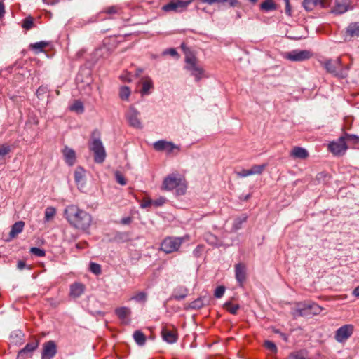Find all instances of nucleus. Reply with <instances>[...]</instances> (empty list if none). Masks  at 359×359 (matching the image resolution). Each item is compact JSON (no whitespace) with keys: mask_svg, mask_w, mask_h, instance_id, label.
<instances>
[{"mask_svg":"<svg viewBox=\"0 0 359 359\" xmlns=\"http://www.w3.org/2000/svg\"><path fill=\"white\" fill-rule=\"evenodd\" d=\"M346 32L351 37L359 36V22L351 23L346 28Z\"/></svg>","mask_w":359,"mask_h":359,"instance_id":"nucleus-28","label":"nucleus"},{"mask_svg":"<svg viewBox=\"0 0 359 359\" xmlns=\"http://www.w3.org/2000/svg\"><path fill=\"white\" fill-rule=\"evenodd\" d=\"M12 148L8 144L0 145V166L6 163V156L11 152Z\"/></svg>","mask_w":359,"mask_h":359,"instance_id":"nucleus-24","label":"nucleus"},{"mask_svg":"<svg viewBox=\"0 0 359 359\" xmlns=\"http://www.w3.org/2000/svg\"><path fill=\"white\" fill-rule=\"evenodd\" d=\"M4 4L2 1H0V19L4 16Z\"/></svg>","mask_w":359,"mask_h":359,"instance_id":"nucleus-60","label":"nucleus"},{"mask_svg":"<svg viewBox=\"0 0 359 359\" xmlns=\"http://www.w3.org/2000/svg\"><path fill=\"white\" fill-rule=\"evenodd\" d=\"M90 149L94 153V161L97 163H102L106 158L105 149L100 137L93 138L89 144Z\"/></svg>","mask_w":359,"mask_h":359,"instance_id":"nucleus-5","label":"nucleus"},{"mask_svg":"<svg viewBox=\"0 0 359 359\" xmlns=\"http://www.w3.org/2000/svg\"><path fill=\"white\" fill-rule=\"evenodd\" d=\"M25 222L22 221H18L15 222L12 226L9 233L11 238H15L19 233H20L24 229Z\"/></svg>","mask_w":359,"mask_h":359,"instance_id":"nucleus-25","label":"nucleus"},{"mask_svg":"<svg viewBox=\"0 0 359 359\" xmlns=\"http://www.w3.org/2000/svg\"><path fill=\"white\" fill-rule=\"evenodd\" d=\"M132 219L130 217H123L121 219V223L123 224H129Z\"/></svg>","mask_w":359,"mask_h":359,"instance_id":"nucleus-59","label":"nucleus"},{"mask_svg":"<svg viewBox=\"0 0 359 359\" xmlns=\"http://www.w3.org/2000/svg\"><path fill=\"white\" fill-rule=\"evenodd\" d=\"M182 238L168 237L161 244V250L168 254L177 251L182 243Z\"/></svg>","mask_w":359,"mask_h":359,"instance_id":"nucleus-6","label":"nucleus"},{"mask_svg":"<svg viewBox=\"0 0 359 359\" xmlns=\"http://www.w3.org/2000/svg\"><path fill=\"white\" fill-rule=\"evenodd\" d=\"M167 202V199L163 197H158V206L162 205L163 204Z\"/></svg>","mask_w":359,"mask_h":359,"instance_id":"nucleus-63","label":"nucleus"},{"mask_svg":"<svg viewBox=\"0 0 359 359\" xmlns=\"http://www.w3.org/2000/svg\"><path fill=\"white\" fill-rule=\"evenodd\" d=\"M161 334L163 340L168 344H174L177 341L178 334L174 327L163 326Z\"/></svg>","mask_w":359,"mask_h":359,"instance_id":"nucleus-12","label":"nucleus"},{"mask_svg":"<svg viewBox=\"0 0 359 359\" xmlns=\"http://www.w3.org/2000/svg\"><path fill=\"white\" fill-rule=\"evenodd\" d=\"M39 346V341L35 339L29 343H27L26 346L20 351L18 353V356H22L23 355H25L28 353L33 352Z\"/></svg>","mask_w":359,"mask_h":359,"instance_id":"nucleus-26","label":"nucleus"},{"mask_svg":"<svg viewBox=\"0 0 359 359\" xmlns=\"http://www.w3.org/2000/svg\"><path fill=\"white\" fill-rule=\"evenodd\" d=\"M130 95V90L127 86H122L120 88L119 96L121 100H127Z\"/></svg>","mask_w":359,"mask_h":359,"instance_id":"nucleus-37","label":"nucleus"},{"mask_svg":"<svg viewBox=\"0 0 359 359\" xmlns=\"http://www.w3.org/2000/svg\"><path fill=\"white\" fill-rule=\"evenodd\" d=\"M192 2V0H172L168 4L162 7V10L165 12L174 11L176 13H182L184 11L187 6Z\"/></svg>","mask_w":359,"mask_h":359,"instance_id":"nucleus-7","label":"nucleus"},{"mask_svg":"<svg viewBox=\"0 0 359 359\" xmlns=\"http://www.w3.org/2000/svg\"><path fill=\"white\" fill-rule=\"evenodd\" d=\"M312 54L307 50H293L285 53L284 57L290 61L300 62L309 59Z\"/></svg>","mask_w":359,"mask_h":359,"instance_id":"nucleus-11","label":"nucleus"},{"mask_svg":"<svg viewBox=\"0 0 359 359\" xmlns=\"http://www.w3.org/2000/svg\"><path fill=\"white\" fill-rule=\"evenodd\" d=\"M128 124L137 129L142 128V124L140 119V113L134 108L130 107L126 114Z\"/></svg>","mask_w":359,"mask_h":359,"instance_id":"nucleus-13","label":"nucleus"},{"mask_svg":"<svg viewBox=\"0 0 359 359\" xmlns=\"http://www.w3.org/2000/svg\"><path fill=\"white\" fill-rule=\"evenodd\" d=\"M57 353V346L54 341L50 340L43 345L42 359H51Z\"/></svg>","mask_w":359,"mask_h":359,"instance_id":"nucleus-14","label":"nucleus"},{"mask_svg":"<svg viewBox=\"0 0 359 359\" xmlns=\"http://www.w3.org/2000/svg\"><path fill=\"white\" fill-rule=\"evenodd\" d=\"M70 109L79 114L82 113L84 110L83 103L79 100H76L74 104L70 106Z\"/></svg>","mask_w":359,"mask_h":359,"instance_id":"nucleus-38","label":"nucleus"},{"mask_svg":"<svg viewBox=\"0 0 359 359\" xmlns=\"http://www.w3.org/2000/svg\"><path fill=\"white\" fill-rule=\"evenodd\" d=\"M162 189L169 191L175 189L177 196H182L187 191V182L182 175L173 172L164 179L162 183Z\"/></svg>","mask_w":359,"mask_h":359,"instance_id":"nucleus-2","label":"nucleus"},{"mask_svg":"<svg viewBox=\"0 0 359 359\" xmlns=\"http://www.w3.org/2000/svg\"><path fill=\"white\" fill-rule=\"evenodd\" d=\"M225 292V287L224 286H219L217 287L215 290L214 295L216 298H221Z\"/></svg>","mask_w":359,"mask_h":359,"instance_id":"nucleus-51","label":"nucleus"},{"mask_svg":"<svg viewBox=\"0 0 359 359\" xmlns=\"http://www.w3.org/2000/svg\"><path fill=\"white\" fill-rule=\"evenodd\" d=\"M151 200L144 199L140 203V207L142 208H146L149 207L151 205Z\"/></svg>","mask_w":359,"mask_h":359,"instance_id":"nucleus-55","label":"nucleus"},{"mask_svg":"<svg viewBox=\"0 0 359 359\" xmlns=\"http://www.w3.org/2000/svg\"><path fill=\"white\" fill-rule=\"evenodd\" d=\"M204 305V299L203 298H198L196 300L193 301L190 303L189 307L193 309H199L202 308Z\"/></svg>","mask_w":359,"mask_h":359,"instance_id":"nucleus-39","label":"nucleus"},{"mask_svg":"<svg viewBox=\"0 0 359 359\" xmlns=\"http://www.w3.org/2000/svg\"><path fill=\"white\" fill-rule=\"evenodd\" d=\"M119 11H120V8L118 6H109V7L105 8V10L103 12L107 14H109V15H112V14L119 13Z\"/></svg>","mask_w":359,"mask_h":359,"instance_id":"nucleus-49","label":"nucleus"},{"mask_svg":"<svg viewBox=\"0 0 359 359\" xmlns=\"http://www.w3.org/2000/svg\"><path fill=\"white\" fill-rule=\"evenodd\" d=\"M353 331L354 326L353 325H344L336 330L334 339L337 342L343 343L353 334Z\"/></svg>","mask_w":359,"mask_h":359,"instance_id":"nucleus-9","label":"nucleus"},{"mask_svg":"<svg viewBox=\"0 0 359 359\" xmlns=\"http://www.w3.org/2000/svg\"><path fill=\"white\" fill-rule=\"evenodd\" d=\"M115 313L123 325H129L131 322V309L127 306H121L115 309Z\"/></svg>","mask_w":359,"mask_h":359,"instance_id":"nucleus-15","label":"nucleus"},{"mask_svg":"<svg viewBox=\"0 0 359 359\" xmlns=\"http://www.w3.org/2000/svg\"><path fill=\"white\" fill-rule=\"evenodd\" d=\"M235 276L240 285H242L246 278V268L241 263L235 265Z\"/></svg>","mask_w":359,"mask_h":359,"instance_id":"nucleus-21","label":"nucleus"},{"mask_svg":"<svg viewBox=\"0 0 359 359\" xmlns=\"http://www.w3.org/2000/svg\"><path fill=\"white\" fill-rule=\"evenodd\" d=\"M47 92V88L44 86H40L36 90V95L39 98Z\"/></svg>","mask_w":359,"mask_h":359,"instance_id":"nucleus-53","label":"nucleus"},{"mask_svg":"<svg viewBox=\"0 0 359 359\" xmlns=\"http://www.w3.org/2000/svg\"><path fill=\"white\" fill-rule=\"evenodd\" d=\"M353 294L356 297H359V285L353 290Z\"/></svg>","mask_w":359,"mask_h":359,"instance_id":"nucleus-64","label":"nucleus"},{"mask_svg":"<svg viewBox=\"0 0 359 359\" xmlns=\"http://www.w3.org/2000/svg\"><path fill=\"white\" fill-rule=\"evenodd\" d=\"M33 25H34L33 18L31 16H29L24 19V20L22 22V27L24 29L29 30L33 27Z\"/></svg>","mask_w":359,"mask_h":359,"instance_id":"nucleus-44","label":"nucleus"},{"mask_svg":"<svg viewBox=\"0 0 359 359\" xmlns=\"http://www.w3.org/2000/svg\"><path fill=\"white\" fill-rule=\"evenodd\" d=\"M349 8V0H336L332 13L336 15H341Z\"/></svg>","mask_w":359,"mask_h":359,"instance_id":"nucleus-18","label":"nucleus"},{"mask_svg":"<svg viewBox=\"0 0 359 359\" xmlns=\"http://www.w3.org/2000/svg\"><path fill=\"white\" fill-rule=\"evenodd\" d=\"M228 0H199V1L201 3L208 4L210 5L213 4L215 3L226 2Z\"/></svg>","mask_w":359,"mask_h":359,"instance_id":"nucleus-54","label":"nucleus"},{"mask_svg":"<svg viewBox=\"0 0 359 359\" xmlns=\"http://www.w3.org/2000/svg\"><path fill=\"white\" fill-rule=\"evenodd\" d=\"M163 54H169L173 57L178 55L177 52L174 48H170V49L167 50L166 51H165L163 53Z\"/></svg>","mask_w":359,"mask_h":359,"instance_id":"nucleus-56","label":"nucleus"},{"mask_svg":"<svg viewBox=\"0 0 359 359\" xmlns=\"http://www.w3.org/2000/svg\"><path fill=\"white\" fill-rule=\"evenodd\" d=\"M133 339L139 345L142 346L145 344L146 338L144 334L140 330H136L133 333Z\"/></svg>","mask_w":359,"mask_h":359,"instance_id":"nucleus-32","label":"nucleus"},{"mask_svg":"<svg viewBox=\"0 0 359 359\" xmlns=\"http://www.w3.org/2000/svg\"><path fill=\"white\" fill-rule=\"evenodd\" d=\"M285 13L288 15H291V8L290 6V2H287V4H285Z\"/></svg>","mask_w":359,"mask_h":359,"instance_id":"nucleus-62","label":"nucleus"},{"mask_svg":"<svg viewBox=\"0 0 359 359\" xmlns=\"http://www.w3.org/2000/svg\"><path fill=\"white\" fill-rule=\"evenodd\" d=\"M343 137H344L346 144L348 142H352L355 144L359 143V136L356 135L345 133Z\"/></svg>","mask_w":359,"mask_h":359,"instance_id":"nucleus-36","label":"nucleus"},{"mask_svg":"<svg viewBox=\"0 0 359 359\" xmlns=\"http://www.w3.org/2000/svg\"><path fill=\"white\" fill-rule=\"evenodd\" d=\"M322 64L327 72L334 74L337 69L341 67V60L339 57L334 60H327Z\"/></svg>","mask_w":359,"mask_h":359,"instance_id":"nucleus-20","label":"nucleus"},{"mask_svg":"<svg viewBox=\"0 0 359 359\" xmlns=\"http://www.w3.org/2000/svg\"><path fill=\"white\" fill-rule=\"evenodd\" d=\"M201 250H202V247L201 245H198L193 251L194 256L198 257L200 255Z\"/></svg>","mask_w":359,"mask_h":359,"instance_id":"nucleus-58","label":"nucleus"},{"mask_svg":"<svg viewBox=\"0 0 359 359\" xmlns=\"http://www.w3.org/2000/svg\"><path fill=\"white\" fill-rule=\"evenodd\" d=\"M142 70L141 69H137L133 74L131 72H126V74H122L120 78L123 81L131 82L133 81L134 77H139L142 74Z\"/></svg>","mask_w":359,"mask_h":359,"instance_id":"nucleus-29","label":"nucleus"},{"mask_svg":"<svg viewBox=\"0 0 359 359\" xmlns=\"http://www.w3.org/2000/svg\"><path fill=\"white\" fill-rule=\"evenodd\" d=\"M236 174L238 177H245L251 175V173L249 171V170H245V169L242 170L241 171L236 172Z\"/></svg>","mask_w":359,"mask_h":359,"instance_id":"nucleus-52","label":"nucleus"},{"mask_svg":"<svg viewBox=\"0 0 359 359\" xmlns=\"http://www.w3.org/2000/svg\"><path fill=\"white\" fill-rule=\"evenodd\" d=\"M313 2V4L315 5V7L320 6L321 8L325 7V3L323 0H312Z\"/></svg>","mask_w":359,"mask_h":359,"instance_id":"nucleus-57","label":"nucleus"},{"mask_svg":"<svg viewBox=\"0 0 359 359\" xmlns=\"http://www.w3.org/2000/svg\"><path fill=\"white\" fill-rule=\"evenodd\" d=\"M140 91L142 95H148L154 89L153 82L149 77H142L138 81Z\"/></svg>","mask_w":359,"mask_h":359,"instance_id":"nucleus-17","label":"nucleus"},{"mask_svg":"<svg viewBox=\"0 0 359 359\" xmlns=\"http://www.w3.org/2000/svg\"><path fill=\"white\" fill-rule=\"evenodd\" d=\"M184 62V69L189 72L196 82H198L203 78L206 77L204 69L198 65V60L194 55L191 53L186 54Z\"/></svg>","mask_w":359,"mask_h":359,"instance_id":"nucleus-3","label":"nucleus"},{"mask_svg":"<svg viewBox=\"0 0 359 359\" xmlns=\"http://www.w3.org/2000/svg\"><path fill=\"white\" fill-rule=\"evenodd\" d=\"M266 167L265 164L263 165H253L250 169H249V171L251 173V175H259L261 174L263 170H264Z\"/></svg>","mask_w":359,"mask_h":359,"instance_id":"nucleus-40","label":"nucleus"},{"mask_svg":"<svg viewBox=\"0 0 359 359\" xmlns=\"http://www.w3.org/2000/svg\"><path fill=\"white\" fill-rule=\"evenodd\" d=\"M30 252L39 257H42L46 255V252L44 250L36 247L31 248Z\"/></svg>","mask_w":359,"mask_h":359,"instance_id":"nucleus-46","label":"nucleus"},{"mask_svg":"<svg viewBox=\"0 0 359 359\" xmlns=\"http://www.w3.org/2000/svg\"><path fill=\"white\" fill-rule=\"evenodd\" d=\"M86 291V285L80 282H74L69 286V297L77 299L80 297Z\"/></svg>","mask_w":359,"mask_h":359,"instance_id":"nucleus-16","label":"nucleus"},{"mask_svg":"<svg viewBox=\"0 0 359 359\" xmlns=\"http://www.w3.org/2000/svg\"><path fill=\"white\" fill-rule=\"evenodd\" d=\"M302 6L307 11H311L316 8L312 0H303Z\"/></svg>","mask_w":359,"mask_h":359,"instance_id":"nucleus-47","label":"nucleus"},{"mask_svg":"<svg viewBox=\"0 0 359 359\" xmlns=\"http://www.w3.org/2000/svg\"><path fill=\"white\" fill-rule=\"evenodd\" d=\"M264 347L272 353H277L278 348L276 345L271 341H265L264 343Z\"/></svg>","mask_w":359,"mask_h":359,"instance_id":"nucleus-45","label":"nucleus"},{"mask_svg":"<svg viewBox=\"0 0 359 359\" xmlns=\"http://www.w3.org/2000/svg\"><path fill=\"white\" fill-rule=\"evenodd\" d=\"M158 151H163L167 156H177L181 151L180 146L172 142L158 140Z\"/></svg>","mask_w":359,"mask_h":359,"instance_id":"nucleus-8","label":"nucleus"},{"mask_svg":"<svg viewBox=\"0 0 359 359\" xmlns=\"http://www.w3.org/2000/svg\"><path fill=\"white\" fill-rule=\"evenodd\" d=\"M322 310L323 308L316 303L299 302L297 304L296 307L292 309L291 313L294 318L299 316L308 317L318 315L322 311Z\"/></svg>","mask_w":359,"mask_h":359,"instance_id":"nucleus-4","label":"nucleus"},{"mask_svg":"<svg viewBox=\"0 0 359 359\" xmlns=\"http://www.w3.org/2000/svg\"><path fill=\"white\" fill-rule=\"evenodd\" d=\"M260 8L265 11H273L276 6L273 0H265L260 4Z\"/></svg>","mask_w":359,"mask_h":359,"instance_id":"nucleus-31","label":"nucleus"},{"mask_svg":"<svg viewBox=\"0 0 359 359\" xmlns=\"http://www.w3.org/2000/svg\"><path fill=\"white\" fill-rule=\"evenodd\" d=\"M290 156L294 158L305 159L309 156V153L302 147H294L290 151Z\"/></svg>","mask_w":359,"mask_h":359,"instance_id":"nucleus-22","label":"nucleus"},{"mask_svg":"<svg viewBox=\"0 0 359 359\" xmlns=\"http://www.w3.org/2000/svg\"><path fill=\"white\" fill-rule=\"evenodd\" d=\"M56 213V210L53 207H48L45 210V220L46 222L50 221L53 218Z\"/></svg>","mask_w":359,"mask_h":359,"instance_id":"nucleus-42","label":"nucleus"},{"mask_svg":"<svg viewBox=\"0 0 359 359\" xmlns=\"http://www.w3.org/2000/svg\"><path fill=\"white\" fill-rule=\"evenodd\" d=\"M85 170L78 166L74 171V180L78 186H83L85 184Z\"/></svg>","mask_w":359,"mask_h":359,"instance_id":"nucleus-23","label":"nucleus"},{"mask_svg":"<svg viewBox=\"0 0 359 359\" xmlns=\"http://www.w3.org/2000/svg\"><path fill=\"white\" fill-rule=\"evenodd\" d=\"M224 307L231 314H236L239 309L238 304H232L231 302L224 304Z\"/></svg>","mask_w":359,"mask_h":359,"instance_id":"nucleus-41","label":"nucleus"},{"mask_svg":"<svg viewBox=\"0 0 359 359\" xmlns=\"http://www.w3.org/2000/svg\"><path fill=\"white\" fill-rule=\"evenodd\" d=\"M308 352L306 350H299L290 353L288 359H307Z\"/></svg>","mask_w":359,"mask_h":359,"instance_id":"nucleus-30","label":"nucleus"},{"mask_svg":"<svg viewBox=\"0 0 359 359\" xmlns=\"http://www.w3.org/2000/svg\"><path fill=\"white\" fill-rule=\"evenodd\" d=\"M48 42L46 41H39L30 45V47L32 50H35L36 53H41L43 51V48L48 46Z\"/></svg>","mask_w":359,"mask_h":359,"instance_id":"nucleus-34","label":"nucleus"},{"mask_svg":"<svg viewBox=\"0 0 359 359\" xmlns=\"http://www.w3.org/2000/svg\"><path fill=\"white\" fill-rule=\"evenodd\" d=\"M26 266V264L23 261H19L18 262V269L22 270Z\"/></svg>","mask_w":359,"mask_h":359,"instance_id":"nucleus-61","label":"nucleus"},{"mask_svg":"<svg viewBox=\"0 0 359 359\" xmlns=\"http://www.w3.org/2000/svg\"><path fill=\"white\" fill-rule=\"evenodd\" d=\"M329 150L335 156H342L348 149V146L343 136L337 141H333L328 144Z\"/></svg>","mask_w":359,"mask_h":359,"instance_id":"nucleus-10","label":"nucleus"},{"mask_svg":"<svg viewBox=\"0 0 359 359\" xmlns=\"http://www.w3.org/2000/svg\"><path fill=\"white\" fill-rule=\"evenodd\" d=\"M247 220V216L246 215H242L237 218H236L233 221V229L234 231H238L240 229H241L243 224L246 222Z\"/></svg>","mask_w":359,"mask_h":359,"instance_id":"nucleus-33","label":"nucleus"},{"mask_svg":"<svg viewBox=\"0 0 359 359\" xmlns=\"http://www.w3.org/2000/svg\"><path fill=\"white\" fill-rule=\"evenodd\" d=\"M147 294L144 292H139L133 295L130 300H135L137 302L144 303L147 300Z\"/></svg>","mask_w":359,"mask_h":359,"instance_id":"nucleus-35","label":"nucleus"},{"mask_svg":"<svg viewBox=\"0 0 359 359\" xmlns=\"http://www.w3.org/2000/svg\"><path fill=\"white\" fill-rule=\"evenodd\" d=\"M348 68L347 67H342L341 66L337 69L334 75L339 78H345L348 75Z\"/></svg>","mask_w":359,"mask_h":359,"instance_id":"nucleus-43","label":"nucleus"},{"mask_svg":"<svg viewBox=\"0 0 359 359\" xmlns=\"http://www.w3.org/2000/svg\"><path fill=\"white\" fill-rule=\"evenodd\" d=\"M90 270L95 275L100 274L102 271L100 265L94 262H91L90 264Z\"/></svg>","mask_w":359,"mask_h":359,"instance_id":"nucleus-48","label":"nucleus"},{"mask_svg":"<svg viewBox=\"0 0 359 359\" xmlns=\"http://www.w3.org/2000/svg\"><path fill=\"white\" fill-rule=\"evenodd\" d=\"M115 177L116 182L120 184L121 185H126V180L123 175L120 172H116Z\"/></svg>","mask_w":359,"mask_h":359,"instance_id":"nucleus-50","label":"nucleus"},{"mask_svg":"<svg viewBox=\"0 0 359 359\" xmlns=\"http://www.w3.org/2000/svg\"><path fill=\"white\" fill-rule=\"evenodd\" d=\"M65 163L69 166H73L76 163V153L74 149L65 146L62 151Z\"/></svg>","mask_w":359,"mask_h":359,"instance_id":"nucleus-19","label":"nucleus"},{"mask_svg":"<svg viewBox=\"0 0 359 359\" xmlns=\"http://www.w3.org/2000/svg\"><path fill=\"white\" fill-rule=\"evenodd\" d=\"M187 295L188 290L183 286H180L175 290L172 297L177 300H182L184 299Z\"/></svg>","mask_w":359,"mask_h":359,"instance_id":"nucleus-27","label":"nucleus"},{"mask_svg":"<svg viewBox=\"0 0 359 359\" xmlns=\"http://www.w3.org/2000/svg\"><path fill=\"white\" fill-rule=\"evenodd\" d=\"M64 217L74 228L89 233L93 223L92 215L77 205H67L64 210Z\"/></svg>","mask_w":359,"mask_h":359,"instance_id":"nucleus-1","label":"nucleus"}]
</instances>
